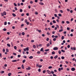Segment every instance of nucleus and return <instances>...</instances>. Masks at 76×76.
<instances>
[{
  "instance_id": "obj_1",
  "label": "nucleus",
  "mask_w": 76,
  "mask_h": 76,
  "mask_svg": "<svg viewBox=\"0 0 76 76\" xmlns=\"http://www.w3.org/2000/svg\"><path fill=\"white\" fill-rule=\"evenodd\" d=\"M23 51H29V48H25L24 49Z\"/></svg>"
},
{
  "instance_id": "obj_2",
  "label": "nucleus",
  "mask_w": 76,
  "mask_h": 76,
  "mask_svg": "<svg viewBox=\"0 0 76 76\" xmlns=\"http://www.w3.org/2000/svg\"><path fill=\"white\" fill-rule=\"evenodd\" d=\"M31 69V67L29 66H28L27 68H26V70H29Z\"/></svg>"
},
{
  "instance_id": "obj_3",
  "label": "nucleus",
  "mask_w": 76,
  "mask_h": 76,
  "mask_svg": "<svg viewBox=\"0 0 76 76\" xmlns=\"http://www.w3.org/2000/svg\"><path fill=\"white\" fill-rule=\"evenodd\" d=\"M53 50H58V48L57 47H55L53 48Z\"/></svg>"
},
{
  "instance_id": "obj_4",
  "label": "nucleus",
  "mask_w": 76,
  "mask_h": 76,
  "mask_svg": "<svg viewBox=\"0 0 76 76\" xmlns=\"http://www.w3.org/2000/svg\"><path fill=\"white\" fill-rule=\"evenodd\" d=\"M71 49L72 50H76V48L75 47H73V48L71 47Z\"/></svg>"
},
{
  "instance_id": "obj_5",
  "label": "nucleus",
  "mask_w": 76,
  "mask_h": 76,
  "mask_svg": "<svg viewBox=\"0 0 76 76\" xmlns=\"http://www.w3.org/2000/svg\"><path fill=\"white\" fill-rule=\"evenodd\" d=\"M47 72H48V74H51V72L49 70H47Z\"/></svg>"
},
{
  "instance_id": "obj_6",
  "label": "nucleus",
  "mask_w": 76,
  "mask_h": 76,
  "mask_svg": "<svg viewBox=\"0 0 76 76\" xmlns=\"http://www.w3.org/2000/svg\"><path fill=\"white\" fill-rule=\"evenodd\" d=\"M72 71H75V68L74 67L72 68H71Z\"/></svg>"
},
{
  "instance_id": "obj_7",
  "label": "nucleus",
  "mask_w": 76,
  "mask_h": 76,
  "mask_svg": "<svg viewBox=\"0 0 76 76\" xmlns=\"http://www.w3.org/2000/svg\"><path fill=\"white\" fill-rule=\"evenodd\" d=\"M39 4H40L41 5H42V6L44 5V3L42 2H39Z\"/></svg>"
},
{
  "instance_id": "obj_8",
  "label": "nucleus",
  "mask_w": 76,
  "mask_h": 76,
  "mask_svg": "<svg viewBox=\"0 0 76 76\" xmlns=\"http://www.w3.org/2000/svg\"><path fill=\"white\" fill-rule=\"evenodd\" d=\"M40 51H42L43 52H44V50H43V48H42L40 50Z\"/></svg>"
},
{
  "instance_id": "obj_9",
  "label": "nucleus",
  "mask_w": 76,
  "mask_h": 76,
  "mask_svg": "<svg viewBox=\"0 0 76 76\" xmlns=\"http://www.w3.org/2000/svg\"><path fill=\"white\" fill-rule=\"evenodd\" d=\"M29 59H32V58H33V56H31L29 57Z\"/></svg>"
},
{
  "instance_id": "obj_10",
  "label": "nucleus",
  "mask_w": 76,
  "mask_h": 76,
  "mask_svg": "<svg viewBox=\"0 0 76 76\" xmlns=\"http://www.w3.org/2000/svg\"><path fill=\"white\" fill-rule=\"evenodd\" d=\"M57 57H58V56L57 55H56L54 57V58H55V59H56V58H57Z\"/></svg>"
},
{
  "instance_id": "obj_11",
  "label": "nucleus",
  "mask_w": 76,
  "mask_h": 76,
  "mask_svg": "<svg viewBox=\"0 0 76 76\" xmlns=\"http://www.w3.org/2000/svg\"><path fill=\"white\" fill-rule=\"evenodd\" d=\"M7 46H8V47H10V44H9V43H7Z\"/></svg>"
},
{
  "instance_id": "obj_12",
  "label": "nucleus",
  "mask_w": 76,
  "mask_h": 76,
  "mask_svg": "<svg viewBox=\"0 0 76 76\" xmlns=\"http://www.w3.org/2000/svg\"><path fill=\"white\" fill-rule=\"evenodd\" d=\"M11 75H12V73L10 72V73H9L8 74V76H11Z\"/></svg>"
},
{
  "instance_id": "obj_13",
  "label": "nucleus",
  "mask_w": 76,
  "mask_h": 76,
  "mask_svg": "<svg viewBox=\"0 0 76 76\" xmlns=\"http://www.w3.org/2000/svg\"><path fill=\"white\" fill-rule=\"evenodd\" d=\"M3 14L4 15H6V12L5 11H4Z\"/></svg>"
},
{
  "instance_id": "obj_14",
  "label": "nucleus",
  "mask_w": 76,
  "mask_h": 76,
  "mask_svg": "<svg viewBox=\"0 0 76 76\" xmlns=\"http://www.w3.org/2000/svg\"><path fill=\"white\" fill-rule=\"evenodd\" d=\"M33 47L34 48H36V46L35 45H33Z\"/></svg>"
},
{
  "instance_id": "obj_15",
  "label": "nucleus",
  "mask_w": 76,
  "mask_h": 76,
  "mask_svg": "<svg viewBox=\"0 0 76 76\" xmlns=\"http://www.w3.org/2000/svg\"><path fill=\"white\" fill-rule=\"evenodd\" d=\"M21 67L22 69H24V65H23V64L22 65Z\"/></svg>"
},
{
  "instance_id": "obj_16",
  "label": "nucleus",
  "mask_w": 76,
  "mask_h": 76,
  "mask_svg": "<svg viewBox=\"0 0 76 76\" xmlns=\"http://www.w3.org/2000/svg\"><path fill=\"white\" fill-rule=\"evenodd\" d=\"M6 51L7 53H9V49L8 48L6 49Z\"/></svg>"
},
{
  "instance_id": "obj_17",
  "label": "nucleus",
  "mask_w": 76,
  "mask_h": 76,
  "mask_svg": "<svg viewBox=\"0 0 76 76\" xmlns=\"http://www.w3.org/2000/svg\"><path fill=\"white\" fill-rule=\"evenodd\" d=\"M64 39V36H62L61 37V39Z\"/></svg>"
},
{
  "instance_id": "obj_18",
  "label": "nucleus",
  "mask_w": 76,
  "mask_h": 76,
  "mask_svg": "<svg viewBox=\"0 0 76 76\" xmlns=\"http://www.w3.org/2000/svg\"><path fill=\"white\" fill-rule=\"evenodd\" d=\"M33 1H30V4H33Z\"/></svg>"
},
{
  "instance_id": "obj_19",
  "label": "nucleus",
  "mask_w": 76,
  "mask_h": 76,
  "mask_svg": "<svg viewBox=\"0 0 76 76\" xmlns=\"http://www.w3.org/2000/svg\"><path fill=\"white\" fill-rule=\"evenodd\" d=\"M50 73L52 74H54V71H51L50 72Z\"/></svg>"
},
{
  "instance_id": "obj_20",
  "label": "nucleus",
  "mask_w": 76,
  "mask_h": 76,
  "mask_svg": "<svg viewBox=\"0 0 76 76\" xmlns=\"http://www.w3.org/2000/svg\"><path fill=\"white\" fill-rule=\"evenodd\" d=\"M12 16H14V17H15V16H16V15L14 13H13L12 14Z\"/></svg>"
},
{
  "instance_id": "obj_21",
  "label": "nucleus",
  "mask_w": 76,
  "mask_h": 76,
  "mask_svg": "<svg viewBox=\"0 0 76 76\" xmlns=\"http://www.w3.org/2000/svg\"><path fill=\"white\" fill-rule=\"evenodd\" d=\"M63 31V29H60V30H59V32H62V31Z\"/></svg>"
},
{
  "instance_id": "obj_22",
  "label": "nucleus",
  "mask_w": 76,
  "mask_h": 76,
  "mask_svg": "<svg viewBox=\"0 0 76 76\" xmlns=\"http://www.w3.org/2000/svg\"><path fill=\"white\" fill-rule=\"evenodd\" d=\"M61 51L62 52H63V53H64V52H65V50H63V49H62L61 50Z\"/></svg>"
},
{
  "instance_id": "obj_23",
  "label": "nucleus",
  "mask_w": 76,
  "mask_h": 76,
  "mask_svg": "<svg viewBox=\"0 0 76 76\" xmlns=\"http://www.w3.org/2000/svg\"><path fill=\"white\" fill-rule=\"evenodd\" d=\"M52 54L53 55L55 54V52L54 51L52 52Z\"/></svg>"
},
{
  "instance_id": "obj_24",
  "label": "nucleus",
  "mask_w": 76,
  "mask_h": 76,
  "mask_svg": "<svg viewBox=\"0 0 76 76\" xmlns=\"http://www.w3.org/2000/svg\"><path fill=\"white\" fill-rule=\"evenodd\" d=\"M53 23H56V21L55 20H53Z\"/></svg>"
},
{
  "instance_id": "obj_25",
  "label": "nucleus",
  "mask_w": 76,
  "mask_h": 76,
  "mask_svg": "<svg viewBox=\"0 0 76 76\" xmlns=\"http://www.w3.org/2000/svg\"><path fill=\"white\" fill-rule=\"evenodd\" d=\"M45 72H46V70H43L42 72L43 73H45Z\"/></svg>"
},
{
  "instance_id": "obj_26",
  "label": "nucleus",
  "mask_w": 76,
  "mask_h": 76,
  "mask_svg": "<svg viewBox=\"0 0 76 76\" xmlns=\"http://www.w3.org/2000/svg\"><path fill=\"white\" fill-rule=\"evenodd\" d=\"M17 60H14L13 61H12V62H16Z\"/></svg>"
},
{
  "instance_id": "obj_27",
  "label": "nucleus",
  "mask_w": 76,
  "mask_h": 76,
  "mask_svg": "<svg viewBox=\"0 0 76 76\" xmlns=\"http://www.w3.org/2000/svg\"><path fill=\"white\" fill-rule=\"evenodd\" d=\"M42 67V65H39L38 67L39 68H41Z\"/></svg>"
},
{
  "instance_id": "obj_28",
  "label": "nucleus",
  "mask_w": 76,
  "mask_h": 76,
  "mask_svg": "<svg viewBox=\"0 0 76 76\" xmlns=\"http://www.w3.org/2000/svg\"><path fill=\"white\" fill-rule=\"evenodd\" d=\"M55 12H56V13H57V12H58V11H57V10L56 9L55 10Z\"/></svg>"
},
{
  "instance_id": "obj_29",
  "label": "nucleus",
  "mask_w": 76,
  "mask_h": 76,
  "mask_svg": "<svg viewBox=\"0 0 76 76\" xmlns=\"http://www.w3.org/2000/svg\"><path fill=\"white\" fill-rule=\"evenodd\" d=\"M23 11V10H22V9H21L20 10V12H22V11Z\"/></svg>"
},
{
  "instance_id": "obj_30",
  "label": "nucleus",
  "mask_w": 76,
  "mask_h": 76,
  "mask_svg": "<svg viewBox=\"0 0 76 76\" xmlns=\"http://www.w3.org/2000/svg\"><path fill=\"white\" fill-rule=\"evenodd\" d=\"M50 43H48V44L47 45V47H49V46H50Z\"/></svg>"
},
{
  "instance_id": "obj_31",
  "label": "nucleus",
  "mask_w": 76,
  "mask_h": 76,
  "mask_svg": "<svg viewBox=\"0 0 76 76\" xmlns=\"http://www.w3.org/2000/svg\"><path fill=\"white\" fill-rule=\"evenodd\" d=\"M26 61V60H24L23 61V63H24Z\"/></svg>"
},
{
  "instance_id": "obj_32",
  "label": "nucleus",
  "mask_w": 76,
  "mask_h": 76,
  "mask_svg": "<svg viewBox=\"0 0 76 76\" xmlns=\"http://www.w3.org/2000/svg\"><path fill=\"white\" fill-rule=\"evenodd\" d=\"M21 57V56H20V55H18V57L19 58V57Z\"/></svg>"
},
{
  "instance_id": "obj_33",
  "label": "nucleus",
  "mask_w": 76,
  "mask_h": 76,
  "mask_svg": "<svg viewBox=\"0 0 76 76\" xmlns=\"http://www.w3.org/2000/svg\"><path fill=\"white\" fill-rule=\"evenodd\" d=\"M46 41H49V38L48 37L47 39H46Z\"/></svg>"
},
{
  "instance_id": "obj_34",
  "label": "nucleus",
  "mask_w": 76,
  "mask_h": 76,
  "mask_svg": "<svg viewBox=\"0 0 76 76\" xmlns=\"http://www.w3.org/2000/svg\"><path fill=\"white\" fill-rule=\"evenodd\" d=\"M23 58H26L27 57L26 56H25V55L23 56Z\"/></svg>"
},
{
  "instance_id": "obj_35",
  "label": "nucleus",
  "mask_w": 76,
  "mask_h": 76,
  "mask_svg": "<svg viewBox=\"0 0 76 76\" xmlns=\"http://www.w3.org/2000/svg\"><path fill=\"white\" fill-rule=\"evenodd\" d=\"M22 35H25V33L24 32H22Z\"/></svg>"
},
{
  "instance_id": "obj_36",
  "label": "nucleus",
  "mask_w": 76,
  "mask_h": 76,
  "mask_svg": "<svg viewBox=\"0 0 76 76\" xmlns=\"http://www.w3.org/2000/svg\"><path fill=\"white\" fill-rule=\"evenodd\" d=\"M14 9L15 10H18V8H17V7H15Z\"/></svg>"
},
{
  "instance_id": "obj_37",
  "label": "nucleus",
  "mask_w": 76,
  "mask_h": 76,
  "mask_svg": "<svg viewBox=\"0 0 76 76\" xmlns=\"http://www.w3.org/2000/svg\"><path fill=\"white\" fill-rule=\"evenodd\" d=\"M58 16H60V17H61V14H58Z\"/></svg>"
},
{
  "instance_id": "obj_38",
  "label": "nucleus",
  "mask_w": 76,
  "mask_h": 76,
  "mask_svg": "<svg viewBox=\"0 0 76 76\" xmlns=\"http://www.w3.org/2000/svg\"><path fill=\"white\" fill-rule=\"evenodd\" d=\"M58 70L59 72H61V68H59L58 69Z\"/></svg>"
},
{
  "instance_id": "obj_39",
  "label": "nucleus",
  "mask_w": 76,
  "mask_h": 76,
  "mask_svg": "<svg viewBox=\"0 0 76 76\" xmlns=\"http://www.w3.org/2000/svg\"><path fill=\"white\" fill-rule=\"evenodd\" d=\"M13 55H14V56H16V53H13Z\"/></svg>"
},
{
  "instance_id": "obj_40",
  "label": "nucleus",
  "mask_w": 76,
  "mask_h": 76,
  "mask_svg": "<svg viewBox=\"0 0 76 76\" xmlns=\"http://www.w3.org/2000/svg\"><path fill=\"white\" fill-rule=\"evenodd\" d=\"M58 52L59 54H61V51H60V50H59L58 51Z\"/></svg>"
},
{
  "instance_id": "obj_41",
  "label": "nucleus",
  "mask_w": 76,
  "mask_h": 76,
  "mask_svg": "<svg viewBox=\"0 0 76 76\" xmlns=\"http://www.w3.org/2000/svg\"><path fill=\"white\" fill-rule=\"evenodd\" d=\"M14 48L15 50H16L17 49V47H16V46H15L14 47Z\"/></svg>"
},
{
  "instance_id": "obj_42",
  "label": "nucleus",
  "mask_w": 76,
  "mask_h": 76,
  "mask_svg": "<svg viewBox=\"0 0 76 76\" xmlns=\"http://www.w3.org/2000/svg\"><path fill=\"white\" fill-rule=\"evenodd\" d=\"M14 4L15 6H17V4H16L15 3H14Z\"/></svg>"
},
{
  "instance_id": "obj_43",
  "label": "nucleus",
  "mask_w": 76,
  "mask_h": 76,
  "mask_svg": "<svg viewBox=\"0 0 76 76\" xmlns=\"http://www.w3.org/2000/svg\"><path fill=\"white\" fill-rule=\"evenodd\" d=\"M38 72H41V69H40V68H39V69H38Z\"/></svg>"
},
{
  "instance_id": "obj_44",
  "label": "nucleus",
  "mask_w": 76,
  "mask_h": 76,
  "mask_svg": "<svg viewBox=\"0 0 76 76\" xmlns=\"http://www.w3.org/2000/svg\"><path fill=\"white\" fill-rule=\"evenodd\" d=\"M4 25H7V22H5L4 23Z\"/></svg>"
},
{
  "instance_id": "obj_45",
  "label": "nucleus",
  "mask_w": 76,
  "mask_h": 76,
  "mask_svg": "<svg viewBox=\"0 0 76 76\" xmlns=\"http://www.w3.org/2000/svg\"><path fill=\"white\" fill-rule=\"evenodd\" d=\"M38 31L39 32V33H41V30H38Z\"/></svg>"
},
{
  "instance_id": "obj_46",
  "label": "nucleus",
  "mask_w": 76,
  "mask_h": 76,
  "mask_svg": "<svg viewBox=\"0 0 76 76\" xmlns=\"http://www.w3.org/2000/svg\"><path fill=\"white\" fill-rule=\"evenodd\" d=\"M45 51H49V49H48L45 50Z\"/></svg>"
},
{
  "instance_id": "obj_47",
  "label": "nucleus",
  "mask_w": 76,
  "mask_h": 76,
  "mask_svg": "<svg viewBox=\"0 0 76 76\" xmlns=\"http://www.w3.org/2000/svg\"><path fill=\"white\" fill-rule=\"evenodd\" d=\"M3 52H5V49L4 48L3 49Z\"/></svg>"
},
{
  "instance_id": "obj_48",
  "label": "nucleus",
  "mask_w": 76,
  "mask_h": 76,
  "mask_svg": "<svg viewBox=\"0 0 76 76\" xmlns=\"http://www.w3.org/2000/svg\"><path fill=\"white\" fill-rule=\"evenodd\" d=\"M53 40L54 41H56V38H54L53 39Z\"/></svg>"
},
{
  "instance_id": "obj_49",
  "label": "nucleus",
  "mask_w": 76,
  "mask_h": 76,
  "mask_svg": "<svg viewBox=\"0 0 76 76\" xmlns=\"http://www.w3.org/2000/svg\"><path fill=\"white\" fill-rule=\"evenodd\" d=\"M61 58L62 59H64V56H62L61 57Z\"/></svg>"
},
{
  "instance_id": "obj_50",
  "label": "nucleus",
  "mask_w": 76,
  "mask_h": 76,
  "mask_svg": "<svg viewBox=\"0 0 76 76\" xmlns=\"http://www.w3.org/2000/svg\"><path fill=\"white\" fill-rule=\"evenodd\" d=\"M66 23H67L68 24H69V21H67L66 22Z\"/></svg>"
},
{
  "instance_id": "obj_51",
  "label": "nucleus",
  "mask_w": 76,
  "mask_h": 76,
  "mask_svg": "<svg viewBox=\"0 0 76 76\" xmlns=\"http://www.w3.org/2000/svg\"><path fill=\"white\" fill-rule=\"evenodd\" d=\"M48 68L50 69H51V68H52V67L51 66H50L48 67Z\"/></svg>"
},
{
  "instance_id": "obj_52",
  "label": "nucleus",
  "mask_w": 76,
  "mask_h": 76,
  "mask_svg": "<svg viewBox=\"0 0 76 76\" xmlns=\"http://www.w3.org/2000/svg\"><path fill=\"white\" fill-rule=\"evenodd\" d=\"M67 48H70V45H67Z\"/></svg>"
},
{
  "instance_id": "obj_53",
  "label": "nucleus",
  "mask_w": 76,
  "mask_h": 76,
  "mask_svg": "<svg viewBox=\"0 0 76 76\" xmlns=\"http://www.w3.org/2000/svg\"><path fill=\"white\" fill-rule=\"evenodd\" d=\"M7 29H6L4 28L3 29V31H6Z\"/></svg>"
},
{
  "instance_id": "obj_54",
  "label": "nucleus",
  "mask_w": 76,
  "mask_h": 76,
  "mask_svg": "<svg viewBox=\"0 0 76 76\" xmlns=\"http://www.w3.org/2000/svg\"><path fill=\"white\" fill-rule=\"evenodd\" d=\"M35 14L36 15H38V12H35Z\"/></svg>"
},
{
  "instance_id": "obj_55",
  "label": "nucleus",
  "mask_w": 76,
  "mask_h": 76,
  "mask_svg": "<svg viewBox=\"0 0 76 76\" xmlns=\"http://www.w3.org/2000/svg\"><path fill=\"white\" fill-rule=\"evenodd\" d=\"M58 37H59L60 38V37H61L60 35V34H59V33H58Z\"/></svg>"
},
{
  "instance_id": "obj_56",
  "label": "nucleus",
  "mask_w": 76,
  "mask_h": 76,
  "mask_svg": "<svg viewBox=\"0 0 76 76\" xmlns=\"http://www.w3.org/2000/svg\"><path fill=\"white\" fill-rule=\"evenodd\" d=\"M24 13H23L21 14V16H24Z\"/></svg>"
},
{
  "instance_id": "obj_57",
  "label": "nucleus",
  "mask_w": 76,
  "mask_h": 76,
  "mask_svg": "<svg viewBox=\"0 0 76 76\" xmlns=\"http://www.w3.org/2000/svg\"><path fill=\"white\" fill-rule=\"evenodd\" d=\"M67 30L69 31V30H70V28H69V27H67Z\"/></svg>"
},
{
  "instance_id": "obj_58",
  "label": "nucleus",
  "mask_w": 76,
  "mask_h": 76,
  "mask_svg": "<svg viewBox=\"0 0 76 76\" xmlns=\"http://www.w3.org/2000/svg\"><path fill=\"white\" fill-rule=\"evenodd\" d=\"M31 42H34V40H32L31 41Z\"/></svg>"
},
{
  "instance_id": "obj_59",
  "label": "nucleus",
  "mask_w": 76,
  "mask_h": 76,
  "mask_svg": "<svg viewBox=\"0 0 76 76\" xmlns=\"http://www.w3.org/2000/svg\"><path fill=\"white\" fill-rule=\"evenodd\" d=\"M22 71H20L18 72V73H22Z\"/></svg>"
},
{
  "instance_id": "obj_60",
  "label": "nucleus",
  "mask_w": 76,
  "mask_h": 76,
  "mask_svg": "<svg viewBox=\"0 0 76 76\" xmlns=\"http://www.w3.org/2000/svg\"><path fill=\"white\" fill-rule=\"evenodd\" d=\"M27 25H28V24H29V23L28 22H27L26 23Z\"/></svg>"
},
{
  "instance_id": "obj_61",
  "label": "nucleus",
  "mask_w": 76,
  "mask_h": 76,
  "mask_svg": "<svg viewBox=\"0 0 76 76\" xmlns=\"http://www.w3.org/2000/svg\"><path fill=\"white\" fill-rule=\"evenodd\" d=\"M40 51H38L37 52V54H40Z\"/></svg>"
},
{
  "instance_id": "obj_62",
  "label": "nucleus",
  "mask_w": 76,
  "mask_h": 76,
  "mask_svg": "<svg viewBox=\"0 0 76 76\" xmlns=\"http://www.w3.org/2000/svg\"><path fill=\"white\" fill-rule=\"evenodd\" d=\"M73 34H70V36H71V37H73Z\"/></svg>"
},
{
  "instance_id": "obj_63",
  "label": "nucleus",
  "mask_w": 76,
  "mask_h": 76,
  "mask_svg": "<svg viewBox=\"0 0 76 76\" xmlns=\"http://www.w3.org/2000/svg\"><path fill=\"white\" fill-rule=\"evenodd\" d=\"M70 12L71 13H73V11L72 10H71L70 11Z\"/></svg>"
},
{
  "instance_id": "obj_64",
  "label": "nucleus",
  "mask_w": 76,
  "mask_h": 76,
  "mask_svg": "<svg viewBox=\"0 0 76 76\" xmlns=\"http://www.w3.org/2000/svg\"><path fill=\"white\" fill-rule=\"evenodd\" d=\"M53 76H57V75H56L55 74H53Z\"/></svg>"
}]
</instances>
